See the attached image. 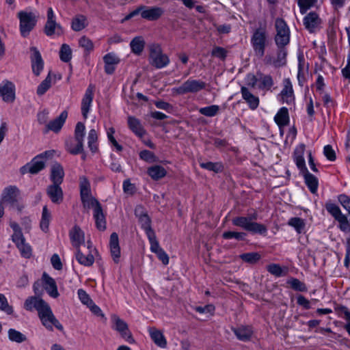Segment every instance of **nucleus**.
<instances>
[{"instance_id":"nucleus-43","label":"nucleus","mask_w":350,"mask_h":350,"mask_svg":"<svg viewBox=\"0 0 350 350\" xmlns=\"http://www.w3.org/2000/svg\"><path fill=\"white\" fill-rule=\"evenodd\" d=\"M98 134L95 129L90 130L88 135V144L90 150L95 153L98 150Z\"/></svg>"},{"instance_id":"nucleus-18","label":"nucleus","mask_w":350,"mask_h":350,"mask_svg":"<svg viewBox=\"0 0 350 350\" xmlns=\"http://www.w3.org/2000/svg\"><path fill=\"white\" fill-rule=\"evenodd\" d=\"M135 213L139 218V221L142 228L145 230L146 235L150 234V232H154L150 226V219L142 206L137 207L135 210Z\"/></svg>"},{"instance_id":"nucleus-10","label":"nucleus","mask_w":350,"mask_h":350,"mask_svg":"<svg viewBox=\"0 0 350 350\" xmlns=\"http://www.w3.org/2000/svg\"><path fill=\"white\" fill-rule=\"evenodd\" d=\"M18 193L19 191L16 187H7L4 189L1 200L10 204L12 208L21 211L23 206L18 202Z\"/></svg>"},{"instance_id":"nucleus-27","label":"nucleus","mask_w":350,"mask_h":350,"mask_svg":"<svg viewBox=\"0 0 350 350\" xmlns=\"http://www.w3.org/2000/svg\"><path fill=\"white\" fill-rule=\"evenodd\" d=\"M241 94L243 98L247 102L252 109H255L258 107L259 98L251 93L247 88H241Z\"/></svg>"},{"instance_id":"nucleus-39","label":"nucleus","mask_w":350,"mask_h":350,"mask_svg":"<svg viewBox=\"0 0 350 350\" xmlns=\"http://www.w3.org/2000/svg\"><path fill=\"white\" fill-rule=\"evenodd\" d=\"M274 120L280 127L287 125L289 121L288 109L285 107L281 108L275 115Z\"/></svg>"},{"instance_id":"nucleus-51","label":"nucleus","mask_w":350,"mask_h":350,"mask_svg":"<svg viewBox=\"0 0 350 350\" xmlns=\"http://www.w3.org/2000/svg\"><path fill=\"white\" fill-rule=\"evenodd\" d=\"M288 224L294 227L298 233H301L305 227L303 219L299 217L291 218L288 221Z\"/></svg>"},{"instance_id":"nucleus-48","label":"nucleus","mask_w":350,"mask_h":350,"mask_svg":"<svg viewBox=\"0 0 350 350\" xmlns=\"http://www.w3.org/2000/svg\"><path fill=\"white\" fill-rule=\"evenodd\" d=\"M147 237L150 243V250L152 252L157 254L163 250L159 246L154 232H150V234L147 235Z\"/></svg>"},{"instance_id":"nucleus-4","label":"nucleus","mask_w":350,"mask_h":350,"mask_svg":"<svg viewBox=\"0 0 350 350\" xmlns=\"http://www.w3.org/2000/svg\"><path fill=\"white\" fill-rule=\"evenodd\" d=\"M276 34L275 41L279 48L287 45L290 41V30L286 22L282 18H277L275 22Z\"/></svg>"},{"instance_id":"nucleus-31","label":"nucleus","mask_w":350,"mask_h":350,"mask_svg":"<svg viewBox=\"0 0 350 350\" xmlns=\"http://www.w3.org/2000/svg\"><path fill=\"white\" fill-rule=\"evenodd\" d=\"M46 303L42 299L36 297H30L25 300L24 306L27 310H31L33 308H36L38 311Z\"/></svg>"},{"instance_id":"nucleus-24","label":"nucleus","mask_w":350,"mask_h":350,"mask_svg":"<svg viewBox=\"0 0 350 350\" xmlns=\"http://www.w3.org/2000/svg\"><path fill=\"white\" fill-rule=\"evenodd\" d=\"M163 10L159 7H152L150 8L145 7L141 12V16L143 18L148 21H156L163 15Z\"/></svg>"},{"instance_id":"nucleus-20","label":"nucleus","mask_w":350,"mask_h":350,"mask_svg":"<svg viewBox=\"0 0 350 350\" xmlns=\"http://www.w3.org/2000/svg\"><path fill=\"white\" fill-rule=\"evenodd\" d=\"M46 193L53 203L60 204L63 201V191L59 184L48 186Z\"/></svg>"},{"instance_id":"nucleus-12","label":"nucleus","mask_w":350,"mask_h":350,"mask_svg":"<svg viewBox=\"0 0 350 350\" xmlns=\"http://www.w3.org/2000/svg\"><path fill=\"white\" fill-rule=\"evenodd\" d=\"M0 96L5 103H12L14 101L15 85L12 82L5 80L0 83Z\"/></svg>"},{"instance_id":"nucleus-23","label":"nucleus","mask_w":350,"mask_h":350,"mask_svg":"<svg viewBox=\"0 0 350 350\" xmlns=\"http://www.w3.org/2000/svg\"><path fill=\"white\" fill-rule=\"evenodd\" d=\"M105 72L111 75L115 70V66L120 62L119 57L113 53H109L103 57Z\"/></svg>"},{"instance_id":"nucleus-8","label":"nucleus","mask_w":350,"mask_h":350,"mask_svg":"<svg viewBox=\"0 0 350 350\" xmlns=\"http://www.w3.org/2000/svg\"><path fill=\"white\" fill-rule=\"evenodd\" d=\"M206 87V83L201 80L188 79L181 85L173 89L174 92L177 94H185L188 93L198 92Z\"/></svg>"},{"instance_id":"nucleus-53","label":"nucleus","mask_w":350,"mask_h":350,"mask_svg":"<svg viewBox=\"0 0 350 350\" xmlns=\"http://www.w3.org/2000/svg\"><path fill=\"white\" fill-rule=\"evenodd\" d=\"M79 44L81 47L83 48L88 52H90L94 49L93 42L85 36H82L79 39Z\"/></svg>"},{"instance_id":"nucleus-22","label":"nucleus","mask_w":350,"mask_h":350,"mask_svg":"<svg viewBox=\"0 0 350 350\" xmlns=\"http://www.w3.org/2000/svg\"><path fill=\"white\" fill-rule=\"evenodd\" d=\"M42 280L44 284V287L49 295L54 298L57 297L59 296V293L55 281L46 273H43Z\"/></svg>"},{"instance_id":"nucleus-52","label":"nucleus","mask_w":350,"mask_h":350,"mask_svg":"<svg viewBox=\"0 0 350 350\" xmlns=\"http://www.w3.org/2000/svg\"><path fill=\"white\" fill-rule=\"evenodd\" d=\"M317 0H297L301 14H304L308 9L314 5Z\"/></svg>"},{"instance_id":"nucleus-49","label":"nucleus","mask_w":350,"mask_h":350,"mask_svg":"<svg viewBox=\"0 0 350 350\" xmlns=\"http://www.w3.org/2000/svg\"><path fill=\"white\" fill-rule=\"evenodd\" d=\"M292 288L295 291L304 292L307 291L306 286L304 283L296 278H291L287 282Z\"/></svg>"},{"instance_id":"nucleus-64","label":"nucleus","mask_w":350,"mask_h":350,"mask_svg":"<svg viewBox=\"0 0 350 350\" xmlns=\"http://www.w3.org/2000/svg\"><path fill=\"white\" fill-rule=\"evenodd\" d=\"M338 200L343 208L347 211L350 215V198L346 195H340L338 197Z\"/></svg>"},{"instance_id":"nucleus-57","label":"nucleus","mask_w":350,"mask_h":350,"mask_svg":"<svg viewBox=\"0 0 350 350\" xmlns=\"http://www.w3.org/2000/svg\"><path fill=\"white\" fill-rule=\"evenodd\" d=\"M245 234L243 232H232L228 231L224 232L222 234V237L226 239H235L237 240H243L245 238Z\"/></svg>"},{"instance_id":"nucleus-34","label":"nucleus","mask_w":350,"mask_h":350,"mask_svg":"<svg viewBox=\"0 0 350 350\" xmlns=\"http://www.w3.org/2000/svg\"><path fill=\"white\" fill-rule=\"evenodd\" d=\"M305 183L312 193H315L318 188V180L317 177L310 174L308 170L302 172Z\"/></svg>"},{"instance_id":"nucleus-3","label":"nucleus","mask_w":350,"mask_h":350,"mask_svg":"<svg viewBox=\"0 0 350 350\" xmlns=\"http://www.w3.org/2000/svg\"><path fill=\"white\" fill-rule=\"evenodd\" d=\"M38 317L42 325L49 330L52 331L53 327H55L58 330L63 331L64 328L59 321L54 316L50 306L46 303L38 311Z\"/></svg>"},{"instance_id":"nucleus-37","label":"nucleus","mask_w":350,"mask_h":350,"mask_svg":"<svg viewBox=\"0 0 350 350\" xmlns=\"http://www.w3.org/2000/svg\"><path fill=\"white\" fill-rule=\"evenodd\" d=\"M149 333L151 338L157 345L161 347H165L166 346V340L161 331L155 328H150Z\"/></svg>"},{"instance_id":"nucleus-36","label":"nucleus","mask_w":350,"mask_h":350,"mask_svg":"<svg viewBox=\"0 0 350 350\" xmlns=\"http://www.w3.org/2000/svg\"><path fill=\"white\" fill-rule=\"evenodd\" d=\"M96 221V228L100 230H104L106 228L105 217L101 206L94 210L93 214Z\"/></svg>"},{"instance_id":"nucleus-11","label":"nucleus","mask_w":350,"mask_h":350,"mask_svg":"<svg viewBox=\"0 0 350 350\" xmlns=\"http://www.w3.org/2000/svg\"><path fill=\"white\" fill-rule=\"evenodd\" d=\"M97 254L96 249L92 248V243L88 241L85 251L82 252L81 249L77 250L76 259L84 266H91L94 262V254Z\"/></svg>"},{"instance_id":"nucleus-54","label":"nucleus","mask_w":350,"mask_h":350,"mask_svg":"<svg viewBox=\"0 0 350 350\" xmlns=\"http://www.w3.org/2000/svg\"><path fill=\"white\" fill-rule=\"evenodd\" d=\"M336 219L339 222V228L342 231L346 232L349 230L350 224L346 215L342 213L340 216L336 217Z\"/></svg>"},{"instance_id":"nucleus-47","label":"nucleus","mask_w":350,"mask_h":350,"mask_svg":"<svg viewBox=\"0 0 350 350\" xmlns=\"http://www.w3.org/2000/svg\"><path fill=\"white\" fill-rule=\"evenodd\" d=\"M8 336L10 340L16 342H22L26 340V336L18 331L10 329L8 331Z\"/></svg>"},{"instance_id":"nucleus-13","label":"nucleus","mask_w":350,"mask_h":350,"mask_svg":"<svg viewBox=\"0 0 350 350\" xmlns=\"http://www.w3.org/2000/svg\"><path fill=\"white\" fill-rule=\"evenodd\" d=\"M30 59L33 73L36 76H39L44 69V61L40 51L36 47L31 46L30 48Z\"/></svg>"},{"instance_id":"nucleus-5","label":"nucleus","mask_w":350,"mask_h":350,"mask_svg":"<svg viewBox=\"0 0 350 350\" xmlns=\"http://www.w3.org/2000/svg\"><path fill=\"white\" fill-rule=\"evenodd\" d=\"M232 224L253 233L264 234L267 232V227L265 225L250 221L247 217H235L232 219Z\"/></svg>"},{"instance_id":"nucleus-45","label":"nucleus","mask_w":350,"mask_h":350,"mask_svg":"<svg viewBox=\"0 0 350 350\" xmlns=\"http://www.w3.org/2000/svg\"><path fill=\"white\" fill-rule=\"evenodd\" d=\"M59 57L62 61L68 62L72 58V50L69 45L63 44L59 51Z\"/></svg>"},{"instance_id":"nucleus-30","label":"nucleus","mask_w":350,"mask_h":350,"mask_svg":"<svg viewBox=\"0 0 350 350\" xmlns=\"http://www.w3.org/2000/svg\"><path fill=\"white\" fill-rule=\"evenodd\" d=\"M148 174L154 180H159L167 174L165 169L159 165H154L148 168Z\"/></svg>"},{"instance_id":"nucleus-46","label":"nucleus","mask_w":350,"mask_h":350,"mask_svg":"<svg viewBox=\"0 0 350 350\" xmlns=\"http://www.w3.org/2000/svg\"><path fill=\"white\" fill-rule=\"evenodd\" d=\"M240 258L244 262L254 264L260 258V255L257 252L244 253L239 256Z\"/></svg>"},{"instance_id":"nucleus-55","label":"nucleus","mask_w":350,"mask_h":350,"mask_svg":"<svg viewBox=\"0 0 350 350\" xmlns=\"http://www.w3.org/2000/svg\"><path fill=\"white\" fill-rule=\"evenodd\" d=\"M286 51L284 49H283V47L279 49L277 59L274 62V64L275 66L280 67L284 66L286 64Z\"/></svg>"},{"instance_id":"nucleus-44","label":"nucleus","mask_w":350,"mask_h":350,"mask_svg":"<svg viewBox=\"0 0 350 350\" xmlns=\"http://www.w3.org/2000/svg\"><path fill=\"white\" fill-rule=\"evenodd\" d=\"M51 219V214L48 210L47 207L44 206L42 209V218L40 221V228L44 232H47L49 229V223Z\"/></svg>"},{"instance_id":"nucleus-60","label":"nucleus","mask_w":350,"mask_h":350,"mask_svg":"<svg viewBox=\"0 0 350 350\" xmlns=\"http://www.w3.org/2000/svg\"><path fill=\"white\" fill-rule=\"evenodd\" d=\"M139 157L142 159L149 163L154 162L156 161V157L154 153L147 150L141 151Z\"/></svg>"},{"instance_id":"nucleus-63","label":"nucleus","mask_w":350,"mask_h":350,"mask_svg":"<svg viewBox=\"0 0 350 350\" xmlns=\"http://www.w3.org/2000/svg\"><path fill=\"white\" fill-rule=\"evenodd\" d=\"M323 152L327 159L331 161L336 160V153L330 145L324 147Z\"/></svg>"},{"instance_id":"nucleus-28","label":"nucleus","mask_w":350,"mask_h":350,"mask_svg":"<svg viewBox=\"0 0 350 350\" xmlns=\"http://www.w3.org/2000/svg\"><path fill=\"white\" fill-rule=\"evenodd\" d=\"M68 116L66 111H64L55 120L50 122L47 124V129L55 132H58L62 127Z\"/></svg>"},{"instance_id":"nucleus-16","label":"nucleus","mask_w":350,"mask_h":350,"mask_svg":"<svg viewBox=\"0 0 350 350\" xmlns=\"http://www.w3.org/2000/svg\"><path fill=\"white\" fill-rule=\"evenodd\" d=\"M94 86L90 85L87 88L81 102V112L83 118L86 119L90 110L93 100Z\"/></svg>"},{"instance_id":"nucleus-7","label":"nucleus","mask_w":350,"mask_h":350,"mask_svg":"<svg viewBox=\"0 0 350 350\" xmlns=\"http://www.w3.org/2000/svg\"><path fill=\"white\" fill-rule=\"evenodd\" d=\"M112 328L118 332L121 337L129 343L134 342L132 334L129 330V325L126 321L120 319L116 314H112L111 317Z\"/></svg>"},{"instance_id":"nucleus-14","label":"nucleus","mask_w":350,"mask_h":350,"mask_svg":"<svg viewBox=\"0 0 350 350\" xmlns=\"http://www.w3.org/2000/svg\"><path fill=\"white\" fill-rule=\"evenodd\" d=\"M45 166V161L43 159V154L35 157L31 163L23 166L21 172L23 174L27 173L37 174Z\"/></svg>"},{"instance_id":"nucleus-62","label":"nucleus","mask_w":350,"mask_h":350,"mask_svg":"<svg viewBox=\"0 0 350 350\" xmlns=\"http://www.w3.org/2000/svg\"><path fill=\"white\" fill-rule=\"evenodd\" d=\"M0 309L8 314H11L13 311L12 308L8 305L7 299L3 294H0Z\"/></svg>"},{"instance_id":"nucleus-9","label":"nucleus","mask_w":350,"mask_h":350,"mask_svg":"<svg viewBox=\"0 0 350 350\" xmlns=\"http://www.w3.org/2000/svg\"><path fill=\"white\" fill-rule=\"evenodd\" d=\"M18 16L20 19L21 33L25 37L36 25L35 16L32 13L26 12H20Z\"/></svg>"},{"instance_id":"nucleus-26","label":"nucleus","mask_w":350,"mask_h":350,"mask_svg":"<svg viewBox=\"0 0 350 350\" xmlns=\"http://www.w3.org/2000/svg\"><path fill=\"white\" fill-rule=\"evenodd\" d=\"M64 176V172L62 166L58 163H54L51 170V179L53 184L61 185L63 182Z\"/></svg>"},{"instance_id":"nucleus-33","label":"nucleus","mask_w":350,"mask_h":350,"mask_svg":"<svg viewBox=\"0 0 350 350\" xmlns=\"http://www.w3.org/2000/svg\"><path fill=\"white\" fill-rule=\"evenodd\" d=\"M236 336L241 340H248L252 336V330L248 326H241L237 328H232Z\"/></svg>"},{"instance_id":"nucleus-17","label":"nucleus","mask_w":350,"mask_h":350,"mask_svg":"<svg viewBox=\"0 0 350 350\" xmlns=\"http://www.w3.org/2000/svg\"><path fill=\"white\" fill-rule=\"evenodd\" d=\"M280 96L283 103L291 104L293 103L295 97L291 81L289 79H285L283 81V89L280 94Z\"/></svg>"},{"instance_id":"nucleus-32","label":"nucleus","mask_w":350,"mask_h":350,"mask_svg":"<svg viewBox=\"0 0 350 350\" xmlns=\"http://www.w3.org/2000/svg\"><path fill=\"white\" fill-rule=\"evenodd\" d=\"M55 75L50 71L45 79L38 86L37 94L39 96L43 95L51 87L53 79H55Z\"/></svg>"},{"instance_id":"nucleus-40","label":"nucleus","mask_w":350,"mask_h":350,"mask_svg":"<svg viewBox=\"0 0 350 350\" xmlns=\"http://www.w3.org/2000/svg\"><path fill=\"white\" fill-rule=\"evenodd\" d=\"M145 41L141 36L134 38L130 43L132 52L136 55H139L143 51Z\"/></svg>"},{"instance_id":"nucleus-35","label":"nucleus","mask_w":350,"mask_h":350,"mask_svg":"<svg viewBox=\"0 0 350 350\" xmlns=\"http://www.w3.org/2000/svg\"><path fill=\"white\" fill-rule=\"evenodd\" d=\"M128 124L130 129L132 130L137 135L142 137L145 134V131L139 120L135 117L129 116Z\"/></svg>"},{"instance_id":"nucleus-25","label":"nucleus","mask_w":350,"mask_h":350,"mask_svg":"<svg viewBox=\"0 0 350 350\" xmlns=\"http://www.w3.org/2000/svg\"><path fill=\"white\" fill-rule=\"evenodd\" d=\"M305 151V145L300 144L297 147L294 153V159L297 167L300 170L301 172L308 170L306 167L304 154Z\"/></svg>"},{"instance_id":"nucleus-61","label":"nucleus","mask_w":350,"mask_h":350,"mask_svg":"<svg viewBox=\"0 0 350 350\" xmlns=\"http://www.w3.org/2000/svg\"><path fill=\"white\" fill-rule=\"evenodd\" d=\"M213 56L217 57L221 59H224L226 57L227 51L220 46H215L211 52Z\"/></svg>"},{"instance_id":"nucleus-56","label":"nucleus","mask_w":350,"mask_h":350,"mask_svg":"<svg viewBox=\"0 0 350 350\" xmlns=\"http://www.w3.org/2000/svg\"><path fill=\"white\" fill-rule=\"evenodd\" d=\"M200 166L210 171L219 172L222 170V165L219 163L206 162L200 163Z\"/></svg>"},{"instance_id":"nucleus-6","label":"nucleus","mask_w":350,"mask_h":350,"mask_svg":"<svg viewBox=\"0 0 350 350\" xmlns=\"http://www.w3.org/2000/svg\"><path fill=\"white\" fill-rule=\"evenodd\" d=\"M150 64L157 68L165 67L170 63L169 57L163 53L161 48L158 44H152L150 46Z\"/></svg>"},{"instance_id":"nucleus-42","label":"nucleus","mask_w":350,"mask_h":350,"mask_svg":"<svg viewBox=\"0 0 350 350\" xmlns=\"http://www.w3.org/2000/svg\"><path fill=\"white\" fill-rule=\"evenodd\" d=\"M44 32L48 36H51L55 33L61 34L62 33V27L55 21H46L44 27Z\"/></svg>"},{"instance_id":"nucleus-2","label":"nucleus","mask_w":350,"mask_h":350,"mask_svg":"<svg viewBox=\"0 0 350 350\" xmlns=\"http://www.w3.org/2000/svg\"><path fill=\"white\" fill-rule=\"evenodd\" d=\"M85 125L78 122L75 130V139L68 141L66 144V150L72 154L83 153V138L85 135Z\"/></svg>"},{"instance_id":"nucleus-41","label":"nucleus","mask_w":350,"mask_h":350,"mask_svg":"<svg viewBox=\"0 0 350 350\" xmlns=\"http://www.w3.org/2000/svg\"><path fill=\"white\" fill-rule=\"evenodd\" d=\"M87 25V18L83 15L76 16L73 18L71 23V27L75 31H79L83 29Z\"/></svg>"},{"instance_id":"nucleus-15","label":"nucleus","mask_w":350,"mask_h":350,"mask_svg":"<svg viewBox=\"0 0 350 350\" xmlns=\"http://www.w3.org/2000/svg\"><path fill=\"white\" fill-rule=\"evenodd\" d=\"M304 25L310 32H315L321 27V19L316 12H311L304 17Z\"/></svg>"},{"instance_id":"nucleus-38","label":"nucleus","mask_w":350,"mask_h":350,"mask_svg":"<svg viewBox=\"0 0 350 350\" xmlns=\"http://www.w3.org/2000/svg\"><path fill=\"white\" fill-rule=\"evenodd\" d=\"M81 198L85 208H93L94 211L101 206L99 202L92 197V194L81 196Z\"/></svg>"},{"instance_id":"nucleus-1","label":"nucleus","mask_w":350,"mask_h":350,"mask_svg":"<svg viewBox=\"0 0 350 350\" xmlns=\"http://www.w3.org/2000/svg\"><path fill=\"white\" fill-rule=\"evenodd\" d=\"M268 43V35L265 28L260 27L254 31L251 37V44L255 56L262 58L265 55V48Z\"/></svg>"},{"instance_id":"nucleus-50","label":"nucleus","mask_w":350,"mask_h":350,"mask_svg":"<svg viewBox=\"0 0 350 350\" xmlns=\"http://www.w3.org/2000/svg\"><path fill=\"white\" fill-rule=\"evenodd\" d=\"M219 107L217 105H211L206 107H202L199 109V112L206 116L212 117L217 114L219 111Z\"/></svg>"},{"instance_id":"nucleus-59","label":"nucleus","mask_w":350,"mask_h":350,"mask_svg":"<svg viewBox=\"0 0 350 350\" xmlns=\"http://www.w3.org/2000/svg\"><path fill=\"white\" fill-rule=\"evenodd\" d=\"M326 209L335 219L342 214L340 208L332 203L327 204Z\"/></svg>"},{"instance_id":"nucleus-29","label":"nucleus","mask_w":350,"mask_h":350,"mask_svg":"<svg viewBox=\"0 0 350 350\" xmlns=\"http://www.w3.org/2000/svg\"><path fill=\"white\" fill-rule=\"evenodd\" d=\"M17 247L18 248L22 256L26 258H29L31 256V248L30 245L25 243L24 237H21L18 239H16L13 241Z\"/></svg>"},{"instance_id":"nucleus-21","label":"nucleus","mask_w":350,"mask_h":350,"mask_svg":"<svg viewBox=\"0 0 350 350\" xmlns=\"http://www.w3.org/2000/svg\"><path fill=\"white\" fill-rule=\"evenodd\" d=\"M109 247L112 258L116 263H118L120 257V247L116 232H113L110 236Z\"/></svg>"},{"instance_id":"nucleus-58","label":"nucleus","mask_w":350,"mask_h":350,"mask_svg":"<svg viewBox=\"0 0 350 350\" xmlns=\"http://www.w3.org/2000/svg\"><path fill=\"white\" fill-rule=\"evenodd\" d=\"M81 196L91 194L90 183L88 180L83 177L80 179Z\"/></svg>"},{"instance_id":"nucleus-19","label":"nucleus","mask_w":350,"mask_h":350,"mask_svg":"<svg viewBox=\"0 0 350 350\" xmlns=\"http://www.w3.org/2000/svg\"><path fill=\"white\" fill-rule=\"evenodd\" d=\"M70 237L72 245L77 249H80L85 244V235L83 230L77 226L73 227L70 232Z\"/></svg>"}]
</instances>
